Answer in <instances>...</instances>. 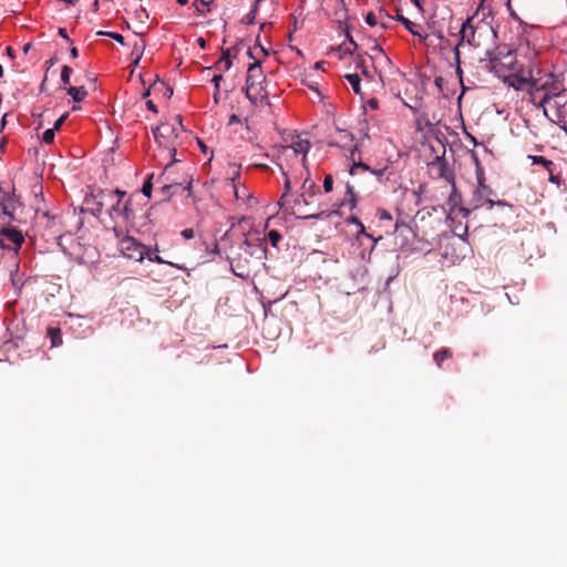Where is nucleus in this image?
<instances>
[{
	"mask_svg": "<svg viewBox=\"0 0 567 567\" xmlns=\"http://www.w3.org/2000/svg\"><path fill=\"white\" fill-rule=\"evenodd\" d=\"M516 90H528L530 94L534 92L544 91V96L537 104L538 109H543L546 115L545 105L550 102L551 99L560 96L565 92L564 82L554 74L540 69H524L517 74V84H513Z\"/></svg>",
	"mask_w": 567,
	"mask_h": 567,
	"instance_id": "nucleus-1",
	"label": "nucleus"
},
{
	"mask_svg": "<svg viewBox=\"0 0 567 567\" xmlns=\"http://www.w3.org/2000/svg\"><path fill=\"white\" fill-rule=\"evenodd\" d=\"M126 192L121 189L106 190L93 189L85 196L84 203L87 210L95 217H99L104 206H110L109 215L115 220L121 218L124 223H131L134 219V212L131 208V199H125Z\"/></svg>",
	"mask_w": 567,
	"mask_h": 567,
	"instance_id": "nucleus-2",
	"label": "nucleus"
},
{
	"mask_svg": "<svg viewBox=\"0 0 567 567\" xmlns=\"http://www.w3.org/2000/svg\"><path fill=\"white\" fill-rule=\"evenodd\" d=\"M184 133L181 116L163 122L153 130L154 140L159 148V153L155 156L159 163L168 161L165 164L164 174H168L172 163L178 161L175 155L177 147L182 144L181 137Z\"/></svg>",
	"mask_w": 567,
	"mask_h": 567,
	"instance_id": "nucleus-3",
	"label": "nucleus"
},
{
	"mask_svg": "<svg viewBox=\"0 0 567 567\" xmlns=\"http://www.w3.org/2000/svg\"><path fill=\"white\" fill-rule=\"evenodd\" d=\"M481 61H488L491 71L499 78H513V84H517V74L525 69V64L517 60L515 52L507 47H497L495 51L486 49L485 58Z\"/></svg>",
	"mask_w": 567,
	"mask_h": 567,
	"instance_id": "nucleus-4",
	"label": "nucleus"
},
{
	"mask_svg": "<svg viewBox=\"0 0 567 567\" xmlns=\"http://www.w3.org/2000/svg\"><path fill=\"white\" fill-rule=\"evenodd\" d=\"M476 17V13L472 17H468L461 25L460 29V42L454 48V58L455 61L458 62L460 58V47L464 43H467L468 45L473 48H480L481 41L480 38L482 37L483 32L491 34L493 38H496L495 30L489 27L488 24H477L474 25V19Z\"/></svg>",
	"mask_w": 567,
	"mask_h": 567,
	"instance_id": "nucleus-5",
	"label": "nucleus"
},
{
	"mask_svg": "<svg viewBox=\"0 0 567 567\" xmlns=\"http://www.w3.org/2000/svg\"><path fill=\"white\" fill-rule=\"evenodd\" d=\"M342 138L344 140L343 143L331 140L328 144L329 146H336L341 147L344 150H350L351 152V159L353 161L352 166L350 167V175H354L357 173V169H362L364 172H369L372 175L377 177L378 181H382V178L385 176V173L388 172V167H383L380 169L371 168L368 164L359 161L355 162L354 159V153L358 151V146L353 144V136L348 132H341Z\"/></svg>",
	"mask_w": 567,
	"mask_h": 567,
	"instance_id": "nucleus-6",
	"label": "nucleus"
},
{
	"mask_svg": "<svg viewBox=\"0 0 567 567\" xmlns=\"http://www.w3.org/2000/svg\"><path fill=\"white\" fill-rule=\"evenodd\" d=\"M113 233L117 238L118 250L124 257L134 261H142L145 259V255H147V247L145 245L131 236L124 235L123 230L116 226L113 227Z\"/></svg>",
	"mask_w": 567,
	"mask_h": 567,
	"instance_id": "nucleus-7",
	"label": "nucleus"
},
{
	"mask_svg": "<svg viewBox=\"0 0 567 567\" xmlns=\"http://www.w3.org/2000/svg\"><path fill=\"white\" fill-rule=\"evenodd\" d=\"M518 61L525 64V69H536L540 66L539 51L529 41L519 43L514 51Z\"/></svg>",
	"mask_w": 567,
	"mask_h": 567,
	"instance_id": "nucleus-8",
	"label": "nucleus"
},
{
	"mask_svg": "<svg viewBox=\"0 0 567 567\" xmlns=\"http://www.w3.org/2000/svg\"><path fill=\"white\" fill-rule=\"evenodd\" d=\"M24 237L16 227L8 226L0 230V246L4 249L13 250L14 252L21 247Z\"/></svg>",
	"mask_w": 567,
	"mask_h": 567,
	"instance_id": "nucleus-9",
	"label": "nucleus"
},
{
	"mask_svg": "<svg viewBox=\"0 0 567 567\" xmlns=\"http://www.w3.org/2000/svg\"><path fill=\"white\" fill-rule=\"evenodd\" d=\"M494 195L493 189L487 185L477 186L473 193V208H480L487 205L488 209H492L495 205H504V202H494L492 196Z\"/></svg>",
	"mask_w": 567,
	"mask_h": 567,
	"instance_id": "nucleus-10",
	"label": "nucleus"
},
{
	"mask_svg": "<svg viewBox=\"0 0 567 567\" xmlns=\"http://www.w3.org/2000/svg\"><path fill=\"white\" fill-rule=\"evenodd\" d=\"M2 214L9 218L10 221L22 223V219L17 215V210L21 207L19 198L14 193H4L0 200Z\"/></svg>",
	"mask_w": 567,
	"mask_h": 567,
	"instance_id": "nucleus-11",
	"label": "nucleus"
},
{
	"mask_svg": "<svg viewBox=\"0 0 567 567\" xmlns=\"http://www.w3.org/2000/svg\"><path fill=\"white\" fill-rule=\"evenodd\" d=\"M246 96L252 104L258 105L259 103L267 101L268 93L264 83L257 85L248 83L246 84Z\"/></svg>",
	"mask_w": 567,
	"mask_h": 567,
	"instance_id": "nucleus-12",
	"label": "nucleus"
},
{
	"mask_svg": "<svg viewBox=\"0 0 567 567\" xmlns=\"http://www.w3.org/2000/svg\"><path fill=\"white\" fill-rule=\"evenodd\" d=\"M286 152L291 151L296 156H302V163L306 162L307 154L310 150V142L308 140L297 136L292 140L291 144L284 148Z\"/></svg>",
	"mask_w": 567,
	"mask_h": 567,
	"instance_id": "nucleus-13",
	"label": "nucleus"
},
{
	"mask_svg": "<svg viewBox=\"0 0 567 567\" xmlns=\"http://www.w3.org/2000/svg\"><path fill=\"white\" fill-rule=\"evenodd\" d=\"M265 75L261 70L260 61H255L248 66L246 84H262L265 82Z\"/></svg>",
	"mask_w": 567,
	"mask_h": 567,
	"instance_id": "nucleus-14",
	"label": "nucleus"
},
{
	"mask_svg": "<svg viewBox=\"0 0 567 567\" xmlns=\"http://www.w3.org/2000/svg\"><path fill=\"white\" fill-rule=\"evenodd\" d=\"M347 37L348 41L343 42L336 49L340 59H343L346 55H353L354 51L358 49V44L353 39L349 34H347Z\"/></svg>",
	"mask_w": 567,
	"mask_h": 567,
	"instance_id": "nucleus-15",
	"label": "nucleus"
},
{
	"mask_svg": "<svg viewBox=\"0 0 567 567\" xmlns=\"http://www.w3.org/2000/svg\"><path fill=\"white\" fill-rule=\"evenodd\" d=\"M554 37L556 43L561 47V49L567 52V24H561L555 28Z\"/></svg>",
	"mask_w": 567,
	"mask_h": 567,
	"instance_id": "nucleus-16",
	"label": "nucleus"
},
{
	"mask_svg": "<svg viewBox=\"0 0 567 567\" xmlns=\"http://www.w3.org/2000/svg\"><path fill=\"white\" fill-rule=\"evenodd\" d=\"M231 186L234 190V197L237 202L246 203L251 198V195L245 185L240 183H234Z\"/></svg>",
	"mask_w": 567,
	"mask_h": 567,
	"instance_id": "nucleus-17",
	"label": "nucleus"
},
{
	"mask_svg": "<svg viewBox=\"0 0 567 567\" xmlns=\"http://www.w3.org/2000/svg\"><path fill=\"white\" fill-rule=\"evenodd\" d=\"M371 52L372 54L368 56V59H370L373 63L374 62H385V63H390V59L388 58V55L384 53L383 49L378 44V43H374L371 48Z\"/></svg>",
	"mask_w": 567,
	"mask_h": 567,
	"instance_id": "nucleus-18",
	"label": "nucleus"
},
{
	"mask_svg": "<svg viewBox=\"0 0 567 567\" xmlns=\"http://www.w3.org/2000/svg\"><path fill=\"white\" fill-rule=\"evenodd\" d=\"M301 204L308 205V198H307L306 193H302V194L296 196V198H293V200H291L289 198V203L286 206H281V207L285 208V212H287L289 214H296L295 207L300 206Z\"/></svg>",
	"mask_w": 567,
	"mask_h": 567,
	"instance_id": "nucleus-19",
	"label": "nucleus"
},
{
	"mask_svg": "<svg viewBox=\"0 0 567 567\" xmlns=\"http://www.w3.org/2000/svg\"><path fill=\"white\" fill-rule=\"evenodd\" d=\"M355 239L361 245H363V240L367 239L371 243L370 250L374 249V246L377 244V239L369 233H367L364 225L358 228V231L355 234Z\"/></svg>",
	"mask_w": 567,
	"mask_h": 567,
	"instance_id": "nucleus-20",
	"label": "nucleus"
},
{
	"mask_svg": "<svg viewBox=\"0 0 567 567\" xmlns=\"http://www.w3.org/2000/svg\"><path fill=\"white\" fill-rule=\"evenodd\" d=\"M281 172L285 176V184H284V194L282 196L280 197V199L278 200V205L279 206H286L288 203H289V198L292 196L290 194V190H291V183H290V179L289 177L287 176V174L284 172V169L281 168Z\"/></svg>",
	"mask_w": 567,
	"mask_h": 567,
	"instance_id": "nucleus-21",
	"label": "nucleus"
},
{
	"mask_svg": "<svg viewBox=\"0 0 567 567\" xmlns=\"http://www.w3.org/2000/svg\"><path fill=\"white\" fill-rule=\"evenodd\" d=\"M145 48H146V43H145L144 39H142V38L135 39L133 47H132L131 56L136 58L137 61H141Z\"/></svg>",
	"mask_w": 567,
	"mask_h": 567,
	"instance_id": "nucleus-22",
	"label": "nucleus"
},
{
	"mask_svg": "<svg viewBox=\"0 0 567 567\" xmlns=\"http://www.w3.org/2000/svg\"><path fill=\"white\" fill-rule=\"evenodd\" d=\"M344 80L350 84L355 94H361V79L358 73H348Z\"/></svg>",
	"mask_w": 567,
	"mask_h": 567,
	"instance_id": "nucleus-23",
	"label": "nucleus"
},
{
	"mask_svg": "<svg viewBox=\"0 0 567 567\" xmlns=\"http://www.w3.org/2000/svg\"><path fill=\"white\" fill-rule=\"evenodd\" d=\"M68 94L73 99L74 102H81L86 97L87 91L84 86H70L68 89Z\"/></svg>",
	"mask_w": 567,
	"mask_h": 567,
	"instance_id": "nucleus-24",
	"label": "nucleus"
},
{
	"mask_svg": "<svg viewBox=\"0 0 567 567\" xmlns=\"http://www.w3.org/2000/svg\"><path fill=\"white\" fill-rule=\"evenodd\" d=\"M10 279H11V284L12 286L17 289V290H20L23 285H24V279H23V275H21L19 272V265L18 264H14V270H11L10 272Z\"/></svg>",
	"mask_w": 567,
	"mask_h": 567,
	"instance_id": "nucleus-25",
	"label": "nucleus"
},
{
	"mask_svg": "<svg viewBox=\"0 0 567 567\" xmlns=\"http://www.w3.org/2000/svg\"><path fill=\"white\" fill-rule=\"evenodd\" d=\"M379 25L381 29H389L393 21V17L390 16L383 8L378 9Z\"/></svg>",
	"mask_w": 567,
	"mask_h": 567,
	"instance_id": "nucleus-26",
	"label": "nucleus"
},
{
	"mask_svg": "<svg viewBox=\"0 0 567 567\" xmlns=\"http://www.w3.org/2000/svg\"><path fill=\"white\" fill-rule=\"evenodd\" d=\"M365 62H367V58L358 54L354 58L355 70H360L363 75H365L368 78H372L371 73L368 70V66L365 65Z\"/></svg>",
	"mask_w": 567,
	"mask_h": 567,
	"instance_id": "nucleus-27",
	"label": "nucleus"
},
{
	"mask_svg": "<svg viewBox=\"0 0 567 567\" xmlns=\"http://www.w3.org/2000/svg\"><path fill=\"white\" fill-rule=\"evenodd\" d=\"M398 20L404 24L405 29L410 33H412L413 35L421 37V34L416 30L419 28V25L416 23L412 22L408 18L400 16V14L398 16Z\"/></svg>",
	"mask_w": 567,
	"mask_h": 567,
	"instance_id": "nucleus-28",
	"label": "nucleus"
},
{
	"mask_svg": "<svg viewBox=\"0 0 567 567\" xmlns=\"http://www.w3.org/2000/svg\"><path fill=\"white\" fill-rule=\"evenodd\" d=\"M441 176L452 185L451 200H453L457 196L454 174L451 171H442Z\"/></svg>",
	"mask_w": 567,
	"mask_h": 567,
	"instance_id": "nucleus-29",
	"label": "nucleus"
},
{
	"mask_svg": "<svg viewBox=\"0 0 567 567\" xmlns=\"http://www.w3.org/2000/svg\"><path fill=\"white\" fill-rule=\"evenodd\" d=\"M157 252H158L157 247L154 250L151 247H147V255H145V258H147L150 261L156 262V264L173 265L172 262L165 261Z\"/></svg>",
	"mask_w": 567,
	"mask_h": 567,
	"instance_id": "nucleus-30",
	"label": "nucleus"
},
{
	"mask_svg": "<svg viewBox=\"0 0 567 567\" xmlns=\"http://www.w3.org/2000/svg\"><path fill=\"white\" fill-rule=\"evenodd\" d=\"M210 3L212 2L205 0H196L194 1L193 6L198 14L205 16L206 12L210 11Z\"/></svg>",
	"mask_w": 567,
	"mask_h": 567,
	"instance_id": "nucleus-31",
	"label": "nucleus"
},
{
	"mask_svg": "<svg viewBox=\"0 0 567 567\" xmlns=\"http://www.w3.org/2000/svg\"><path fill=\"white\" fill-rule=\"evenodd\" d=\"M452 357V352L450 349H441L434 353V361L439 367H441L442 362Z\"/></svg>",
	"mask_w": 567,
	"mask_h": 567,
	"instance_id": "nucleus-32",
	"label": "nucleus"
},
{
	"mask_svg": "<svg viewBox=\"0 0 567 567\" xmlns=\"http://www.w3.org/2000/svg\"><path fill=\"white\" fill-rule=\"evenodd\" d=\"M528 158L532 161L533 164H540L548 172H550V167L553 166V162L547 159L544 156H538V155H529Z\"/></svg>",
	"mask_w": 567,
	"mask_h": 567,
	"instance_id": "nucleus-33",
	"label": "nucleus"
},
{
	"mask_svg": "<svg viewBox=\"0 0 567 567\" xmlns=\"http://www.w3.org/2000/svg\"><path fill=\"white\" fill-rule=\"evenodd\" d=\"M474 161H475V166H476L475 175H476L477 186L486 185L484 169L481 166L478 158L476 156H474Z\"/></svg>",
	"mask_w": 567,
	"mask_h": 567,
	"instance_id": "nucleus-34",
	"label": "nucleus"
},
{
	"mask_svg": "<svg viewBox=\"0 0 567 567\" xmlns=\"http://www.w3.org/2000/svg\"><path fill=\"white\" fill-rule=\"evenodd\" d=\"M48 332L51 339L52 347H58L62 343V336L60 329L50 328Z\"/></svg>",
	"mask_w": 567,
	"mask_h": 567,
	"instance_id": "nucleus-35",
	"label": "nucleus"
},
{
	"mask_svg": "<svg viewBox=\"0 0 567 567\" xmlns=\"http://www.w3.org/2000/svg\"><path fill=\"white\" fill-rule=\"evenodd\" d=\"M218 65H219V68H221V65H223L224 70H226V71L231 68V60H230L229 49L223 51V55H221V58L218 61Z\"/></svg>",
	"mask_w": 567,
	"mask_h": 567,
	"instance_id": "nucleus-36",
	"label": "nucleus"
},
{
	"mask_svg": "<svg viewBox=\"0 0 567 567\" xmlns=\"http://www.w3.org/2000/svg\"><path fill=\"white\" fill-rule=\"evenodd\" d=\"M346 198L350 203V208L351 209L354 208L357 205V198H355L354 189L350 184H347Z\"/></svg>",
	"mask_w": 567,
	"mask_h": 567,
	"instance_id": "nucleus-37",
	"label": "nucleus"
},
{
	"mask_svg": "<svg viewBox=\"0 0 567 567\" xmlns=\"http://www.w3.org/2000/svg\"><path fill=\"white\" fill-rule=\"evenodd\" d=\"M268 241L271 244L272 247H277L279 241L281 240V235L278 230L276 229H271L269 233H268Z\"/></svg>",
	"mask_w": 567,
	"mask_h": 567,
	"instance_id": "nucleus-38",
	"label": "nucleus"
},
{
	"mask_svg": "<svg viewBox=\"0 0 567 567\" xmlns=\"http://www.w3.org/2000/svg\"><path fill=\"white\" fill-rule=\"evenodd\" d=\"M55 128H48L42 134V142L45 144H51L54 141Z\"/></svg>",
	"mask_w": 567,
	"mask_h": 567,
	"instance_id": "nucleus-39",
	"label": "nucleus"
},
{
	"mask_svg": "<svg viewBox=\"0 0 567 567\" xmlns=\"http://www.w3.org/2000/svg\"><path fill=\"white\" fill-rule=\"evenodd\" d=\"M378 17V11L377 12H373V11H370L367 13L365 16V23L369 24L370 27H375V25H379V18Z\"/></svg>",
	"mask_w": 567,
	"mask_h": 567,
	"instance_id": "nucleus-40",
	"label": "nucleus"
},
{
	"mask_svg": "<svg viewBox=\"0 0 567 567\" xmlns=\"http://www.w3.org/2000/svg\"><path fill=\"white\" fill-rule=\"evenodd\" d=\"M190 185H192V181H188L186 182V184L184 185V183H172V184H168V185H164L163 188L164 189H169V188H183L185 190H189L190 189Z\"/></svg>",
	"mask_w": 567,
	"mask_h": 567,
	"instance_id": "nucleus-41",
	"label": "nucleus"
},
{
	"mask_svg": "<svg viewBox=\"0 0 567 567\" xmlns=\"http://www.w3.org/2000/svg\"><path fill=\"white\" fill-rule=\"evenodd\" d=\"M72 73V69L68 65H64L61 71V81L64 85L70 83V76Z\"/></svg>",
	"mask_w": 567,
	"mask_h": 567,
	"instance_id": "nucleus-42",
	"label": "nucleus"
},
{
	"mask_svg": "<svg viewBox=\"0 0 567 567\" xmlns=\"http://www.w3.org/2000/svg\"><path fill=\"white\" fill-rule=\"evenodd\" d=\"M256 14H257L256 6H252L251 10L244 17L243 21L246 24H252L255 22Z\"/></svg>",
	"mask_w": 567,
	"mask_h": 567,
	"instance_id": "nucleus-43",
	"label": "nucleus"
},
{
	"mask_svg": "<svg viewBox=\"0 0 567 567\" xmlns=\"http://www.w3.org/2000/svg\"><path fill=\"white\" fill-rule=\"evenodd\" d=\"M333 188V179L331 175H327L323 179V189L326 193H330Z\"/></svg>",
	"mask_w": 567,
	"mask_h": 567,
	"instance_id": "nucleus-44",
	"label": "nucleus"
},
{
	"mask_svg": "<svg viewBox=\"0 0 567 567\" xmlns=\"http://www.w3.org/2000/svg\"><path fill=\"white\" fill-rule=\"evenodd\" d=\"M99 34L107 35V37L114 39L115 41L120 42L121 44H124V38L120 33H115V32H99Z\"/></svg>",
	"mask_w": 567,
	"mask_h": 567,
	"instance_id": "nucleus-45",
	"label": "nucleus"
},
{
	"mask_svg": "<svg viewBox=\"0 0 567 567\" xmlns=\"http://www.w3.org/2000/svg\"><path fill=\"white\" fill-rule=\"evenodd\" d=\"M142 193L146 197H151L152 195V183L151 179L146 181L142 186Z\"/></svg>",
	"mask_w": 567,
	"mask_h": 567,
	"instance_id": "nucleus-46",
	"label": "nucleus"
},
{
	"mask_svg": "<svg viewBox=\"0 0 567 567\" xmlns=\"http://www.w3.org/2000/svg\"><path fill=\"white\" fill-rule=\"evenodd\" d=\"M182 237L185 239H192L195 236V233L192 228L183 229L181 233Z\"/></svg>",
	"mask_w": 567,
	"mask_h": 567,
	"instance_id": "nucleus-47",
	"label": "nucleus"
},
{
	"mask_svg": "<svg viewBox=\"0 0 567 567\" xmlns=\"http://www.w3.org/2000/svg\"><path fill=\"white\" fill-rule=\"evenodd\" d=\"M240 176V168L236 165H234V173H233V177H231V185L234 183H238L237 179L239 178Z\"/></svg>",
	"mask_w": 567,
	"mask_h": 567,
	"instance_id": "nucleus-48",
	"label": "nucleus"
},
{
	"mask_svg": "<svg viewBox=\"0 0 567 567\" xmlns=\"http://www.w3.org/2000/svg\"><path fill=\"white\" fill-rule=\"evenodd\" d=\"M348 223L355 225L358 228H359V227H361V226H363V224L361 223V220H360L358 217H355V216H350V217L348 218Z\"/></svg>",
	"mask_w": 567,
	"mask_h": 567,
	"instance_id": "nucleus-49",
	"label": "nucleus"
},
{
	"mask_svg": "<svg viewBox=\"0 0 567 567\" xmlns=\"http://www.w3.org/2000/svg\"><path fill=\"white\" fill-rule=\"evenodd\" d=\"M313 187H315V183L309 179H306L302 184V188L305 189L303 193H306L308 189H312Z\"/></svg>",
	"mask_w": 567,
	"mask_h": 567,
	"instance_id": "nucleus-50",
	"label": "nucleus"
},
{
	"mask_svg": "<svg viewBox=\"0 0 567 567\" xmlns=\"http://www.w3.org/2000/svg\"><path fill=\"white\" fill-rule=\"evenodd\" d=\"M549 174H550V175H549L548 181H549L550 183H553V184H557V185H559V183H560V178H559V176L554 175L551 171L549 172Z\"/></svg>",
	"mask_w": 567,
	"mask_h": 567,
	"instance_id": "nucleus-51",
	"label": "nucleus"
},
{
	"mask_svg": "<svg viewBox=\"0 0 567 567\" xmlns=\"http://www.w3.org/2000/svg\"><path fill=\"white\" fill-rule=\"evenodd\" d=\"M240 122V117L236 114H231L228 120V125H233Z\"/></svg>",
	"mask_w": 567,
	"mask_h": 567,
	"instance_id": "nucleus-52",
	"label": "nucleus"
},
{
	"mask_svg": "<svg viewBox=\"0 0 567 567\" xmlns=\"http://www.w3.org/2000/svg\"><path fill=\"white\" fill-rule=\"evenodd\" d=\"M66 118V115H62L54 124V126L52 128H55V131L60 130L61 125L63 124V122L65 121Z\"/></svg>",
	"mask_w": 567,
	"mask_h": 567,
	"instance_id": "nucleus-53",
	"label": "nucleus"
},
{
	"mask_svg": "<svg viewBox=\"0 0 567 567\" xmlns=\"http://www.w3.org/2000/svg\"><path fill=\"white\" fill-rule=\"evenodd\" d=\"M146 106H147V109H148L150 111H152V112H154V113H156V112H157V107H156V105L153 103V101H151V100H150V101H147V102H146Z\"/></svg>",
	"mask_w": 567,
	"mask_h": 567,
	"instance_id": "nucleus-54",
	"label": "nucleus"
},
{
	"mask_svg": "<svg viewBox=\"0 0 567 567\" xmlns=\"http://www.w3.org/2000/svg\"><path fill=\"white\" fill-rule=\"evenodd\" d=\"M223 80V75L221 74H215L212 79V82L214 83V85H217L220 83V81Z\"/></svg>",
	"mask_w": 567,
	"mask_h": 567,
	"instance_id": "nucleus-55",
	"label": "nucleus"
},
{
	"mask_svg": "<svg viewBox=\"0 0 567 567\" xmlns=\"http://www.w3.org/2000/svg\"><path fill=\"white\" fill-rule=\"evenodd\" d=\"M69 319H70L71 327H73V321H78V320L84 319V317L69 315Z\"/></svg>",
	"mask_w": 567,
	"mask_h": 567,
	"instance_id": "nucleus-56",
	"label": "nucleus"
},
{
	"mask_svg": "<svg viewBox=\"0 0 567 567\" xmlns=\"http://www.w3.org/2000/svg\"><path fill=\"white\" fill-rule=\"evenodd\" d=\"M380 219H391V215L386 212V210H381L380 214Z\"/></svg>",
	"mask_w": 567,
	"mask_h": 567,
	"instance_id": "nucleus-57",
	"label": "nucleus"
},
{
	"mask_svg": "<svg viewBox=\"0 0 567 567\" xmlns=\"http://www.w3.org/2000/svg\"><path fill=\"white\" fill-rule=\"evenodd\" d=\"M70 54L73 59H76L79 56V51L76 48H72L71 51H70Z\"/></svg>",
	"mask_w": 567,
	"mask_h": 567,
	"instance_id": "nucleus-58",
	"label": "nucleus"
},
{
	"mask_svg": "<svg viewBox=\"0 0 567 567\" xmlns=\"http://www.w3.org/2000/svg\"><path fill=\"white\" fill-rule=\"evenodd\" d=\"M7 54H8L11 59H14V56H16L14 50H13L11 47H8V48H7Z\"/></svg>",
	"mask_w": 567,
	"mask_h": 567,
	"instance_id": "nucleus-59",
	"label": "nucleus"
},
{
	"mask_svg": "<svg viewBox=\"0 0 567 567\" xmlns=\"http://www.w3.org/2000/svg\"><path fill=\"white\" fill-rule=\"evenodd\" d=\"M369 105H370L371 109H378L379 103H378L377 100L372 99V100L369 101Z\"/></svg>",
	"mask_w": 567,
	"mask_h": 567,
	"instance_id": "nucleus-60",
	"label": "nucleus"
},
{
	"mask_svg": "<svg viewBox=\"0 0 567 567\" xmlns=\"http://www.w3.org/2000/svg\"><path fill=\"white\" fill-rule=\"evenodd\" d=\"M59 34H60L62 38L68 39V33H66V30H65V29H60V30H59Z\"/></svg>",
	"mask_w": 567,
	"mask_h": 567,
	"instance_id": "nucleus-61",
	"label": "nucleus"
},
{
	"mask_svg": "<svg viewBox=\"0 0 567 567\" xmlns=\"http://www.w3.org/2000/svg\"><path fill=\"white\" fill-rule=\"evenodd\" d=\"M31 49V43H25L23 45V53L27 54L29 52V50Z\"/></svg>",
	"mask_w": 567,
	"mask_h": 567,
	"instance_id": "nucleus-62",
	"label": "nucleus"
},
{
	"mask_svg": "<svg viewBox=\"0 0 567 567\" xmlns=\"http://www.w3.org/2000/svg\"><path fill=\"white\" fill-rule=\"evenodd\" d=\"M412 3L417 7L419 9H422V6H421V0H411Z\"/></svg>",
	"mask_w": 567,
	"mask_h": 567,
	"instance_id": "nucleus-63",
	"label": "nucleus"
},
{
	"mask_svg": "<svg viewBox=\"0 0 567 567\" xmlns=\"http://www.w3.org/2000/svg\"><path fill=\"white\" fill-rule=\"evenodd\" d=\"M322 66H323V62H317V63L315 64V69H316V70H321V69H322Z\"/></svg>",
	"mask_w": 567,
	"mask_h": 567,
	"instance_id": "nucleus-64",
	"label": "nucleus"
}]
</instances>
